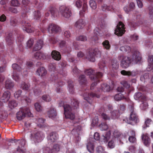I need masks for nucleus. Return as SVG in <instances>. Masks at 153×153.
I'll return each mask as SVG.
<instances>
[{"label":"nucleus","mask_w":153,"mask_h":153,"mask_svg":"<svg viewBox=\"0 0 153 153\" xmlns=\"http://www.w3.org/2000/svg\"><path fill=\"white\" fill-rule=\"evenodd\" d=\"M118 59L121 60V66L123 68H126L129 66L132 62L137 63L140 61L141 58L140 52L135 51L130 57L120 55L118 56Z\"/></svg>","instance_id":"1"},{"label":"nucleus","mask_w":153,"mask_h":153,"mask_svg":"<svg viewBox=\"0 0 153 153\" xmlns=\"http://www.w3.org/2000/svg\"><path fill=\"white\" fill-rule=\"evenodd\" d=\"M26 116L30 117L33 116V114L31 113L29 108L27 107L21 108L20 111L16 114V118L19 120L24 119Z\"/></svg>","instance_id":"2"},{"label":"nucleus","mask_w":153,"mask_h":153,"mask_svg":"<svg viewBox=\"0 0 153 153\" xmlns=\"http://www.w3.org/2000/svg\"><path fill=\"white\" fill-rule=\"evenodd\" d=\"M85 72L86 75L90 76V78L92 80L97 81V78H101L103 76V74L100 72L94 74V71L91 69L86 70Z\"/></svg>","instance_id":"3"},{"label":"nucleus","mask_w":153,"mask_h":153,"mask_svg":"<svg viewBox=\"0 0 153 153\" xmlns=\"http://www.w3.org/2000/svg\"><path fill=\"white\" fill-rule=\"evenodd\" d=\"M99 53V51L96 48L88 51L85 56L86 58L90 61L94 62L95 56Z\"/></svg>","instance_id":"4"},{"label":"nucleus","mask_w":153,"mask_h":153,"mask_svg":"<svg viewBox=\"0 0 153 153\" xmlns=\"http://www.w3.org/2000/svg\"><path fill=\"white\" fill-rule=\"evenodd\" d=\"M59 13L61 16L66 18H69L71 15L69 8L65 6H62L59 7Z\"/></svg>","instance_id":"5"},{"label":"nucleus","mask_w":153,"mask_h":153,"mask_svg":"<svg viewBox=\"0 0 153 153\" xmlns=\"http://www.w3.org/2000/svg\"><path fill=\"white\" fill-rule=\"evenodd\" d=\"M63 107L65 118L71 120H73L75 118V116L71 112L72 108L70 105L68 104H65L64 105Z\"/></svg>","instance_id":"6"},{"label":"nucleus","mask_w":153,"mask_h":153,"mask_svg":"<svg viewBox=\"0 0 153 153\" xmlns=\"http://www.w3.org/2000/svg\"><path fill=\"white\" fill-rule=\"evenodd\" d=\"M44 134L41 131H38L34 134H31V139L34 141L35 143H38L40 142L44 137Z\"/></svg>","instance_id":"7"},{"label":"nucleus","mask_w":153,"mask_h":153,"mask_svg":"<svg viewBox=\"0 0 153 153\" xmlns=\"http://www.w3.org/2000/svg\"><path fill=\"white\" fill-rule=\"evenodd\" d=\"M51 80L52 81H54L55 83L54 84V86L56 88V90L57 92H59L61 91L60 87L64 85V83L63 82L61 81L60 80L57 79V77L54 76L53 75L52 77L51 78Z\"/></svg>","instance_id":"8"},{"label":"nucleus","mask_w":153,"mask_h":153,"mask_svg":"<svg viewBox=\"0 0 153 153\" xmlns=\"http://www.w3.org/2000/svg\"><path fill=\"white\" fill-rule=\"evenodd\" d=\"M124 26L123 23L120 22L117 25V28L115 30V34L118 36H122L125 31Z\"/></svg>","instance_id":"9"},{"label":"nucleus","mask_w":153,"mask_h":153,"mask_svg":"<svg viewBox=\"0 0 153 153\" xmlns=\"http://www.w3.org/2000/svg\"><path fill=\"white\" fill-rule=\"evenodd\" d=\"M60 145L58 144H56L53 145L52 149L47 147L45 148L43 150L44 153H56L60 149Z\"/></svg>","instance_id":"10"},{"label":"nucleus","mask_w":153,"mask_h":153,"mask_svg":"<svg viewBox=\"0 0 153 153\" xmlns=\"http://www.w3.org/2000/svg\"><path fill=\"white\" fill-rule=\"evenodd\" d=\"M130 112L129 120L133 121L134 123H136L138 121V116L134 110V105H132L130 108Z\"/></svg>","instance_id":"11"},{"label":"nucleus","mask_w":153,"mask_h":153,"mask_svg":"<svg viewBox=\"0 0 153 153\" xmlns=\"http://www.w3.org/2000/svg\"><path fill=\"white\" fill-rule=\"evenodd\" d=\"M22 24L24 30L26 31L28 33H32L33 32V30H32L30 27V24H29L28 22L23 21L22 22Z\"/></svg>","instance_id":"12"},{"label":"nucleus","mask_w":153,"mask_h":153,"mask_svg":"<svg viewBox=\"0 0 153 153\" xmlns=\"http://www.w3.org/2000/svg\"><path fill=\"white\" fill-rule=\"evenodd\" d=\"M58 137V135L55 132L51 133L48 136V140L49 143H53L56 141Z\"/></svg>","instance_id":"13"},{"label":"nucleus","mask_w":153,"mask_h":153,"mask_svg":"<svg viewBox=\"0 0 153 153\" xmlns=\"http://www.w3.org/2000/svg\"><path fill=\"white\" fill-rule=\"evenodd\" d=\"M83 96L84 99L88 101V100L91 99L93 97H96L97 98H99L100 96L99 95H97L93 93H88L85 92L83 94Z\"/></svg>","instance_id":"14"},{"label":"nucleus","mask_w":153,"mask_h":153,"mask_svg":"<svg viewBox=\"0 0 153 153\" xmlns=\"http://www.w3.org/2000/svg\"><path fill=\"white\" fill-rule=\"evenodd\" d=\"M48 30L49 32L51 31V32L57 33L60 30V27L57 25L54 24L50 25L48 27Z\"/></svg>","instance_id":"15"},{"label":"nucleus","mask_w":153,"mask_h":153,"mask_svg":"<svg viewBox=\"0 0 153 153\" xmlns=\"http://www.w3.org/2000/svg\"><path fill=\"white\" fill-rule=\"evenodd\" d=\"M100 30L99 28L96 27L94 30V35L91 38V41H94V42L97 41L98 39V36L99 34H100Z\"/></svg>","instance_id":"16"},{"label":"nucleus","mask_w":153,"mask_h":153,"mask_svg":"<svg viewBox=\"0 0 153 153\" xmlns=\"http://www.w3.org/2000/svg\"><path fill=\"white\" fill-rule=\"evenodd\" d=\"M142 138L144 144L147 146H149L151 141L148 135L143 134L142 136Z\"/></svg>","instance_id":"17"},{"label":"nucleus","mask_w":153,"mask_h":153,"mask_svg":"<svg viewBox=\"0 0 153 153\" xmlns=\"http://www.w3.org/2000/svg\"><path fill=\"white\" fill-rule=\"evenodd\" d=\"M85 25V22L82 19H79L75 23V26L78 29L83 28Z\"/></svg>","instance_id":"18"},{"label":"nucleus","mask_w":153,"mask_h":153,"mask_svg":"<svg viewBox=\"0 0 153 153\" xmlns=\"http://www.w3.org/2000/svg\"><path fill=\"white\" fill-rule=\"evenodd\" d=\"M43 42L42 39H39L33 48V50L36 51L41 49L43 45Z\"/></svg>","instance_id":"19"},{"label":"nucleus","mask_w":153,"mask_h":153,"mask_svg":"<svg viewBox=\"0 0 153 153\" xmlns=\"http://www.w3.org/2000/svg\"><path fill=\"white\" fill-rule=\"evenodd\" d=\"M48 114L50 118H54L56 115L55 109L52 107L51 108L48 112Z\"/></svg>","instance_id":"20"},{"label":"nucleus","mask_w":153,"mask_h":153,"mask_svg":"<svg viewBox=\"0 0 153 153\" xmlns=\"http://www.w3.org/2000/svg\"><path fill=\"white\" fill-rule=\"evenodd\" d=\"M121 74L124 76H134L136 75L137 73L134 71H126L125 70H122L121 71Z\"/></svg>","instance_id":"21"},{"label":"nucleus","mask_w":153,"mask_h":153,"mask_svg":"<svg viewBox=\"0 0 153 153\" xmlns=\"http://www.w3.org/2000/svg\"><path fill=\"white\" fill-rule=\"evenodd\" d=\"M51 55L52 58L56 60H59L61 58V55L60 53L56 51H52Z\"/></svg>","instance_id":"22"},{"label":"nucleus","mask_w":153,"mask_h":153,"mask_svg":"<svg viewBox=\"0 0 153 153\" xmlns=\"http://www.w3.org/2000/svg\"><path fill=\"white\" fill-rule=\"evenodd\" d=\"M34 57L36 59L43 60L45 59L46 56L44 53L38 52L35 53Z\"/></svg>","instance_id":"23"},{"label":"nucleus","mask_w":153,"mask_h":153,"mask_svg":"<svg viewBox=\"0 0 153 153\" xmlns=\"http://www.w3.org/2000/svg\"><path fill=\"white\" fill-rule=\"evenodd\" d=\"M36 73L39 76L43 77L45 75L47 71L45 68L40 67L37 70Z\"/></svg>","instance_id":"24"},{"label":"nucleus","mask_w":153,"mask_h":153,"mask_svg":"<svg viewBox=\"0 0 153 153\" xmlns=\"http://www.w3.org/2000/svg\"><path fill=\"white\" fill-rule=\"evenodd\" d=\"M14 86L13 82L10 79H7L5 82V87L7 89H10Z\"/></svg>","instance_id":"25"},{"label":"nucleus","mask_w":153,"mask_h":153,"mask_svg":"<svg viewBox=\"0 0 153 153\" xmlns=\"http://www.w3.org/2000/svg\"><path fill=\"white\" fill-rule=\"evenodd\" d=\"M49 11L51 13V16L54 17L58 16L59 14V11L58 12L57 9L55 7H50Z\"/></svg>","instance_id":"26"},{"label":"nucleus","mask_w":153,"mask_h":153,"mask_svg":"<svg viewBox=\"0 0 153 153\" xmlns=\"http://www.w3.org/2000/svg\"><path fill=\"white\" fill-rule=\"evenodd\" d=\"M10 92L7 91L4 92L1 97V100H3V102H6L7 101L10 97Z\"/></svg>","instance_id":"27"},{"label":"nucleus","mask_w":153,"mask_h":153,"mask_svg":"<svg viewBox=\"0 0 153 153\" xmlns=\"http://www.w3.org/2000/svg\"><path fill=\"white\" fill-rule=\"evenodd\" d=\"M110 89V87L109 85L106 84H104L101 85L100 89L99 91L101 92H107L109 91Z\"/></svg>","instance_id":"28"},{"label":"nucleus","mask_w":153,"mask_h":153,"mask_svg":"<svg viewBox=\"0 0 153 153\" xmlns=\"http://www.w3.org/2000/svg\"><path fill=\"white\" fill-rule=\"evenodd\" d=\"M111 118L114 120L117 119L120 115V114L117 110H114L111 112Z\"/></svg>","instance_id":"29"},{"label":"nucleus","mask_w":153,"mask_h":153,"mask_svg":"<svg viewBox=\"0 0 153 153\" xmlns=\"http://www.w3.org/2000/svg\"><path fill=\"white\" fill-rule=\"evenodd\" d=\"M87 148L90 153H93L94 152L93 143L89 141L87 144Z\"/></svg>","instance_id":"30"},{"label":"nucleus","mask_w":153,"mask_h":153,"mask_svg":"<svg viewBox=\"0 0 153 153\" xmlns=\"http://www.w3.org/2000/svg\"><path fill=\"white\" fill-rule=\"evenodd\" d=\"M134 98L136 100H142L145 98L144 96L140 92L136 93L134 96Z\"/></svg>","instance_id":"31"},{"label":"nucleus","mask_w":153,"mask_h":153,"mask_svg":"<svg viewBox=\"0 0 153 153\" xmlns=\"http://www.w3.org/2000/svg\"><path fill=\"white\" fill-rule=\"evenodd\" d=\"M120 50L123 52L128 53L131 51V48L128 46H125L121 47Z\"/></svg>","instance_id":"32"},{"label":"nucleus","mask_w":153,"mask_h":153,"mask_svg":"<svg viewBox=\"0 0 153 153\" xmlns=\"http://www.w3.org/2000/svg\"><path fill=\"white\" fill-rule=\"evenodd\" d=\"M126 105L124 104H120L119 105L118 111L120 114L123 113L126 110Z\"/></svg>","instance_id":"33"},{"label":"nucleus","mask_w":153,"mask_h":153,"mask_svg":"<svg viewBox=\"0 0 153 153\" xmlns=\"http://www.w3.org/2000/svg\"><path fill=\"white\" fill-rule=\"evenodd\" d=\"M87 11V4L84 2L82 6V10L80 11L79 13L81 16H83L85 13Z\"/></svg>","instance_id":"34"},{"label":"nucleus","mask_w":153,"mask_h":153,"mask_svg":"<svg viewBox=\"0 0 153 153\" xmlns=\"http://www.w3.org/2000/svg\"><path fill=\"white\" fill-rule=\"evenodd\" d=\"M111 65L113 69H117L118 68V64L116 59H113L111 60Z\"/></svg>","instance_id":"35"},{"label":"nucleus","mask_w":153,"mask_h":153,"mask_svg":"<svg viewBox=\"0 0 153 153\" xmlns=\"http://www.w3.org/2000/svg\"><path fill=\"white\" fill-rule=\"evenodd\" d=\"M22 4L25 8L24 9L26 12H28L29 10V8L28 7L27 5L29 3V1L28 0H23L22 1Z\"/></svg>","instance_id":"36"},{"label":"nucleus","mask_w":153,"mask_h":153,"mask_svg":"<svg viewBox=\"0 0 153 153\" xmlns=\"http://www.w3.org/2000/svg\"><path fill=\"white\" fill-rule=\"evenodd\" d=\"M79 81L81 84H85L87 82L85 76L84 75H80L79 77Z\"/></svg>","instance_id":"37"},{"label":"nucleus","mask_w":153,"mask_h":153,"mask_svg":"<svg viewBox=\"0 0 153 153\" xmlns=\"http://www.w3.org/2000/svg\"><path fill=\"white\" fill-rule=\"evenodd\" d=\"M131 133L132 136H130L128 138L129 141L132 143H134L136 141V139L135 137V133L134 131H131Z\"/></svg>","instance_id":"38"},{"label":"nucleus","mask_w":153,"mask_h":153,"mask_svg":"<svg viewBox=\"0 0 153 153\" xmlns=\"http://www.w3.org/2000/svg\"><path fill=\"white\" fill-rule=\"evenodd\" d=\"M37 126L40 128H43L44 125L43 123L45 122V120L42 118H39L36 120Z\"/></svg>","instance_id":"39"},{"label":"nucleus","mask_w":153,"mask_h":153,"mask_svg":"<svg viewBox=\"0 0 153 153\" xmlns=\"http://www.w3.org/2000/svg\"><path fill=\"white\" fill-rule=\"evenodd\" d=\"M114 98L115 100L117 101H120L123 99H125L126 100L127 99L126 98H125L123 95L121 93H119L116 94Z\"/></svg>","instance_id":"40"},{"label":"nucleus","mask_w":153,"mask_h":153,"mask_svg":"<svg viewBox=\"0 0 153 153\" xmlns=\"http://www.w3.org/2000/svg\"><path fill=\"white\" fill-rule=\"evenodd\" d=\"M7 44L8 45H11L13 42V39L11 34H9L6 39Z\"/></svg>","instance_id":"41"},{"label":"nucleus","mask_w":153,"mask_h":153,"mask_svg":"<svg viewBox=\"0 0 153 153\" xmlns=\"http://www.w3.org/2000/svg\"><path fill=\"white\" fill-rule=\"evenodd\" d=\"M102 44L103 47L106 50H109L111 48V45L109 44V42L107 40H105L102 43Z\"/></svg>","instance_id":"42"},{"label":"nucleus","mask_w":153,"mask_h":153,"mask_svg":"<svg viewBox=\"0 0 153 153\" xmlns=\"http://www.w3.org/2000/svg\"><path fill=\"white\" fill-rule=\"evenodd\" d=\"M110 134L109 133L106 134L105 135H103L101 139L102 141H103L104 143L107 142L109 139Z\"/></svg>","instance_id":"43"},{"label":"nucleus","mask_w":153,"mask_h":153,"mask_svg":"<svg viewBox=\"0 0 153 153\" xmlns=\"http://www.w3.org/2000/svg\"><path fill=\"white\" fill-rule=\"evenodd\" d=\"M33 16L35 19L39 20L41 17V15L40 12L39 10H37L34 12Z\"/></svg>","instance_id":"44"},{"label":"nucleus","mask_w":153,"mask_h":153,"mask_svg":"<svg viewBox=\"0 0 153 153\" xmlns=\"http://www.w3.org/2000/svg\"><path fill=\"white\" fill-rule=\"evenodd\" d=\"M112 9V7L111 6H107L106 4H105L103 5L101 7V9L103 11L106 10H111Z\"/></svg>","instance_id":"45"},{"label":"nucleus","mask_w":153,"mask_h":153,"mask_svg":"<svg viewBox=\"0 0 153 153\" xmlns=\"http://www.w3.org/2000/svg\"><path fill=\"white\" fill-rule=\"evenodd\" d=\"M151 122L152 120L148 118H146L145 122V124L143 126V128L145 129L146 127H149Z\"/></svg>","instance_id":"46"},{"label":"nucleus","mask_w":153,"mask_h":153,"mask_svg":"<svg viewBox=\"0 0 153 153\" xmlns=\"http://www.w3.org/2000/svg\"><path fill=\"white\" fill-rule=\"evenodd\" d=\"M17 105V103L14 100H12L9 102L8 104L9 107L11 109L16 106Z\"/></svg>","instance_id":"47"},{"label":"nucleus","mask_w":153,"mask_h":153,"mask_svg":"<svg viewBox=\"0 0 153 153\" xmlns=\"http://www.w3.org/2000/svg\"><path fill=\"white\" fill-rule=\"evenodd\" d=\"M76 39L77 41L85 42L87 40V38L85 36L81 35L77 37Z\"/></svg>","instance_id":"48"},{"label":"nucleus","mask_w":153,"mask_h":153,"mask_svg":"<svg viewBox=\"0 0 153 153\" xmlns=\"http://www.w3.org/2000/svg\"><path fill=\"white\" fill-rule=\"evenodd\" d=\"M30 87V85L29 84L26 83L25 82H22L21 88L23 90H27Z\"/></svg>","instance_id":"49"},{"label":"nucleus","mask_w":153,"mask_h":153,"mask_svg":"<svg viewBox=\"0 0 153 153\" xmlns=\"http://www.w3.org/2000/svg\"><path fill=\"white\" fill-rule=\"evenodd\" d=\"M100 127L101 131L106 130L108 128V126L105 123H102L100 125Z\"/></svg>","instance_id":"50"},{"label":"nucleus","mask_w":153,"mask_h":153,"mask_svg":"<svg viewBox=\"0 0 153 153\" xmlns=\"http://www.w3.org/2000/svg\"><path fill=\"white\" fill-rule=\"evenodd\" d=\"M89 5L91 8L93 9H95L96 8L97 5L95 1L94 0H91L89 1Z\"/></svg>","instance_id":"51"},{"label":"nucleus","mask_w":153,"mask_h":153,"mask_svg":"<svg viewBox=\"0 0 153 153\" xmlns=\"http://www.w3.org/2000/svg\"><path fill=\"white\" fill-rule=\"evenodd\" d=\"M148 74L147 73H145L141 76L140 79L142 81L145 82L148 79Z\"/></svg>","instance_id":"52"},{"label":"nucleus","mask_w":153,"mask_h":153,"mask_svg":"<svg viewBox=\"0 0 153 153\" xmlns=\"http://www.w3.org/2000/svg\"><path fill=\"white\" fill-rule=\"evenodd\" d=\"M33 90L34 94L36 95H38L41 93L40 89L36 86L33 88Z\"/></svg>","instance_id":"53"},{"label":"nucleus","mask_w":153,"mask_h":153,"mask_svg":"<svg viewBox=\"0 0 153 153\" xmlns=\"http://www.w3.org/2000/svg\"><path fill=\"white\" fill-rule=\"evenodd\" d=\"M148 103L146 102H144L140 104V108L142 110H145L148 108Z\"/></svg>","instance_id":"54"},{"label":"nucleus","mask_w":153,"mask_h":153,"mask_svg":"<svg viewBox=\"0 0 153 153\" xmlns=\"http://www.w3.org/2000/svg\"><path fill=\"white\" fill-rule=\"evenodd\" d=\"M68 88L69 92L71 94H73L74 92V85L70 82H68Z\"/></svg>","instance_id":"55"},{"label":"nucleus","mask_w":153,"mask_h":153,"mask_svg":"<svg viewBox=\"0 0 153 153\" xmlns=\"http://www.w3.org/2000/svg\"><path fill=\"white\" fill-rule=\"evenodd\" d=\"M17 23V21L16 19L13 17H11L10 19V25H11L15 26Z\"/></svg>","instance_id":"56"},{"label":"nucleus","mask_w":153,"mask_h":153,"mask_svg":"<svg viewBox=\"0 0 153 153\" xmlns=\"http://www.w3.org/2000/svg\"><path fill=\"white\" fill-rule=\"evenodd\" d=\"M34 106L35 109L37 111H42V108L39 103H36L35 104Z\"/></svg>","instance_id":"57"},{"label":"nucleus","mask_w":153,"mask_h":153,"mask_svg":"<svg viewBox=\"0 0 153 153\" xmlns=\"http://www.w3.org/2000/svg\"><path fill=\"white\" fill-rule=\"evenodd\" d=\"M12 67L13 69L17 70L18 71H20L22 70L21 67L16 63L13 64Z\"/></svg>","instance_id":"58"},{"label":"nucleus","mask_w":153,"mask_h":153,"mask_svg":"<svg viewBox=\"0 0 153 153\" xmlns=\"http://www.w3.org/2000/svg\"><path fill=\"white\" fill-rule=\"evenodd\" d=\"M71 104L75 108H76L78 106V101L76 99H74L71 102Z\"/></svg>","instance_id":"59"},{"label":"nucleus","mask_w":153,"mask_h":153,"mask_svg":"<svg viewBox=\"0 0 153 153\" xmlns=\"http://www.w3.org/2000/svg\"><path fill=\"white\" fill-rule=\"evenodd\" d=\"M108 146L111 149L113 148L115 146L114 140H113L110 141L108 143Z\"/></svg>","instance_id":"60"},{"label":"nucleus","mask_w":153,"mask_h":153,"mask_svg":"<svg viewBox=\"0 0 153 153\" xmlns=\"http://www.w3.org/2000/svg\"><path fill=\"white\" fill-rule=\"evenodd\" d=\"M22 93V91L19 90L16 92L14 94V96L16 98H18L21 95Z\"/></svg>","instance_id":"61"},{"label":"nucleus","mask_w":153,"mask_h":153,"mask_svg":"<svg viewBox=\"0 0 153 153\" xmlns=\"http://www.w3.org/2000/svg\"><path fill=\"white\" fill-rule=\"evenodd\" d=\"M33 44V39H30L27 42V46L28 48H30L32 46Z\"/></svg>","instance_id":"62"},{"label":"nucleus","mask_w":153,"mask_h":153,"mask_svg":"<svg viewBox=\"0 0 153 153\" xmlns=\"http://www.w3.org/2000/svg\"><path fill=\"white\" fill-rule=\"evenodd\" d=\"M42 99L46 102H49L51 100V98L49 95H45L43 96Z\"/></svg>","instance_id":"63"},{"label":"nucleus","mask_w":153,"mask_h":153,"mask_svg":"<svg viewBox=\"0 0 153 153\" xmlns=\"http://www.w3.org/2000/svg\"><path fill=\"white\" fill-rule=\"evenodd\" d=\"M148 62L149 65H153V55H150L148 56Z\"/></svg>","instance_id":"64"}]
</instances>
